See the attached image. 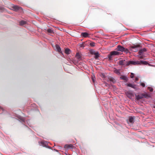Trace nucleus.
Returning a JSON list of instances; mask_svg holds the SVG:
<instances>
[{"label":"nucleus","instance_id":"nucleus-1","mask_svg":"<svg viewBox=\"0 0 155 155\" xmlns=\"http://www.w3.org/2000/svg\"><path fill=\"white\" fill-rule=\"evenodd\" d=\"M120 54V52L116 51H111L110 54H109L107 56L109 60L110 61L112 60V56L119 55Z\"/></svg>","mask_w":155,"mask_h":155},{"label":"nucleus","instance_id":"nucleus-2","mask_svg":"<svg viewBox=\"0 0 155 155\" xmlns=\"http://www.w3.org/2000/svg\"><path fill=\"white\" fill-rule=\"evenodd\" d=\"M38 143L39 145L41 146L46 147H48L50 149L51 148V147L48 146V142L46 141L42 140L41 142H39Z\"/></svg>","mask_w":155,"mask_h":155},{"label":"nucleus","instance_id":"nucleus-3","mask_svg":"<svg viewBox=\"0 0 155 155\" xmlns=\"http://www.w3.org/2000/svg\"><path fill=\"white\" fill-rule=\"evenodd\" d=\"M139 61H128L127 65H129L130 64L134 65H139Z\"/></svg>","mask_w":155,"mask_h":155},{"label":"nucleus","instance_id":"nucleus-4","mask_svg":"<svg viewBox=\"0 0 155 155\" xmlns=\"http://www.w3.org/2000/svg\"><path fill=\"white\" fill-rule=\"evenodd\" d=\"M139 47V45H138L136 46H132L130 47V50L133 52H136L138 51V47Z\"/></svg>","mask_w":155,"mask_h":155},{"label":"nucleus","instance_id":"nucleus-5","mask_svg":"<svg viewBox=\"0 0 155 155\" xmlns=\"http://www.w3.org/2000/svg\"><path fill=\"white\" fill-rule=\"evenodd\" d=\"M12 8L13 10L16 12H17L18 11H20L21 12L23 11L22 8L20 7H19L17 5L13 6L12 7Z\"/></svg>","mask_w":155,"mask_h":155},{"label":"nucleus","instance_id":"nucleus-6","mask_svg":"<svg viewBox=\"0 0 155 155\" xmlns=\"http://www.w3.org/2000/svg\"><path fill=\"white\" fill-rule=\"evenodd\" d=\"M135 117H134L130 116L129 117V119L127 120V122L128 124H133L134 121Z\"/></svg>","mask_w":155,"mask_h":155},{"label":"nucleus","instance_id":"nucleus-7","mask_svg":"<svg viewBox=\"0 0 155 155\" xmlns=\"http://www.w3.org/2000/svg\"><path fill=\"white\" fill-rule=\"evenodd\" d=\"M115 50L116 51L123 52L124 50V48L120 45H118L117 46V47Z\"/></svg>","mask_w":155,"mask_h":155},{"label":"nucleus","instance_id":"nucleus-8","mask_svg":"<svg viewBox=\"0 0 155 155\" xmlns=\"http://www.w3.org/2000/svg\"><path fill=\"white\" fill-rule=\"evenodd\" d=\"M128 63V61H126L125 60H122L119 61L118 64L120 65H127V64Z\"/></svg>","mask_w":155,"mask_h":155},{"label":"nucleus","instance_id":"nucleus-9","mask_svg":"<svg viewBox=\"0 0 155 155\" xmlns=\"http://www.w3.org/2000/svg\"><path fill=\"white\" fill-rule=\"evenodd\" d=\"M74 147V146L72 144H66L64 146V147L65 148H67L68 149H73Z\"/></svg>","mask_w":155,"mask_h":155},{"label":"nucleus","instance_id":"nucleus-10","mask_svg":"<svg viewBox=\"0 0 155 155\" xmlns=\"http://www.w3.org/2000/svg\"><path fill=\"white\" fill-rule=\"evenodd\" d=\"M146 51V49L145 48H143V49H140L139 51L138 54H140V55H143L144 53Z\"/></svg>","mask_w":155,"mask_h":155},{"label":"nucleus","instance_id":"nucleus-11","mask_svg":"<svg viewBox=\"0 0 155 155\" xmlns=\"http://www.w3.org/2000/svg\"><path fill=\"white\" fill-rule=\"evenodd\" d=\"M127 86L129 87H131L132 88H133L135 89H137V87H136V85L135 84H132L130 83L127 84Z\"/></svg>","mask_w":155,"mask_h":155},{"label":"nucleus","instance_id":"nucleus-12","mask_svg":"<svg viewBox=\"0 0 155 155\" xmlns=\"http://www.w3.org/2000/svg\"><path fill=\"white\" fill-rule=\"evenodd\" d=\"M143 98V94H141L136 95V99L137 100L141 99Z\"/></svg>","mask_w":155,"mask_h":155},{"label":"nucleus","instance_id":"nucleus-13","mask_svg":"<svg viewBox=\"0 0 155 155\" xmlns=\"http://www.w3.org/2000/svg\"><path fill=\"white\" fill-rule=\"evenodd\" d=\"M120 78L121 79L124 80L125 82H127L128 80V78L126 76L124 75H122L120 77Z\"/></svg>","mask_w":155,"mask_h":155},{"label":"nucleus","instance_id":"nucleus-14","mask_svg":"<svg viewBox=\"0 0 155 155\" xmlns=\"http://www.w3.org/2000/svg\"><path fill=\"white\" fill-rule=\"evenodd\" d=\"M92 54H94L95 55L94 58L96 59H97L99 57V54L98 52H95L94 51L92 53Z\"/></svg>","mask_w":155,"mask_h":155},{"label":"nucleus","instance_id":"nucleus-15","mask_svg":"<svg viewBox=\"0 0 155 155\" xmlns=\"http://www.w3.org/2000/svg\"><path fill=\"white\" fill-rule=\"evenodd\" d=\"M81 35L84 38L89 37V34L87 32H83L81 33Z\"/></svg>","mask_w":155,"mask_h":155},{"label":"nucleus","instance_id":"nucleus-16","mask_svg":"<svg viewBox=\"0 0 155 155\" xmlns=\"http://www.w3.org/2000/svg\"><path fill=\"white\" fill-rule=\"evenodd\" d=\"M139 65H147L148 64V63L146 61H139Z\"/></svg>","mask_w":155,"mask_h":155},{"label":"nucleus","instance_id":"nucleus-17","mask_svg":"<svg viewBox=\"0 0 155 155\" xmlns=\"http://www.w3.org/2000/svg\"><path fill=\"white\" fill-rule=\"evenodd\" d=\"M143 94V97H145V98H148L150 97V95L149 94H148L146 93Z\"/></svg>","mask_w":155,"mask_h":155},{"label":"nucleus","instance_id":"nucleus-18","mask_svg":"<svg viewBox=\"0 0 155 155\" xmlns=\"http://www.w3.org/2000/svg\"><path fill=\"white\" fill-rule=\"evenodd\" d=\"M56 47L57 50V51L58 52H61V49L60 47H59V46L58 45H56Z\"/></svg>","mask_w":155,"mask_h":155},{"label":"nucleus","instance_id":"nucleus-19","mask_svg":"<svg viewBox=\"0 0 155 155\" xmlns=\"http://www.w3.org/2000/svg\"><path fill=\"white\" fill-rule=\"evenodd\" d=\"M76 57L79 60L81 58L80 54L79 53H77L76 55Z\"/></svg>","mask_w":155,"mask_h":155},{"label":"nucleus","instance_id":"nucleus-20","mask_svg":"<svg viewBox=\"0 0 155 155\" xmlns=\"http://www.w3.org/2000/svg\"><path fill=\"white\" fill-rule=\"evenodd\" d=\"M26 23V22L24 21H21L19 22V24L21 25H24Z\"/></svg>","mask_w":155,"mask_h":155},{"label":"nucleus","instance_id":"nucleus-21","mask_svg":"<svg viewBox=\"0 0 155 155\" xmlns=\"http://www.w3.org/2000/svg\"><path fill=\"white\" fill-rule=\"evenodd\" d=\"M114 71V73L117 74H120V70L119 69H115Z\"/></svg>","mask_w":155,"mask_h":155},{"label":"nucleus","instance_id":"nucleus-22","mask_svg":"<svg viewBox=\"0 0 155 155\" xmlns=\"http://www.w3.org/2000/svg\"><path fill=\"white\" fill-rule=\"evenodd\" d=\"M70 50L68 48H67L65 50V52L67 54H69L70 53Z\"/></svg>","mask_w":155,"mask_h":155},{"label":"nucleus","instance_id":"nucleus-23","mask_svg":"<svg viewBox=\"0 0 155 155\" xmlns=\"http://www.w3.org/2000/svg\"><path fill=\"white\" fill-rule=\"evenodd\" d=\"M47 31L48 33L53 34L54 33L53 31L50 28H49L47 29Z\"/></svg>","mask_w":155,"mask_h":155},{"label":"nucleus","instance_id":"nucleus-24","mask_svg":"<svg viewBox=\"0 0 155 155\" xmlns=\"http://www.w3.org/2000/svg\"><path fill=\"white\" fill-rule=\"evenodd\" d=\"M143 55H140V54H139L138 55V57L139 58H140V59H142L143 58Z\"/></svg>","mask_w":155,"mask_h":155},{"label":"nucleus","instance_id":"nucleus-25","mask_svg":"<svg viewBox=\"0 0 155 155\" xmlns=\"http://www.w3.org/2000/svg\"><path fill=\"white\" fill-rule=\"evenodd\" d=\"M147 89L149 90L150 91V92H152L153 91V89L151 87H148Z\"/></svg>","mask_w":155,"mask_h":155},{"label":"nucleus","instance_id":"nucleus-26","mask_svg":"<svg viewBox=\"0 0 155 155\" xmlns=\"http://www.w3.org/2000/svg\"><path fill=\"white\" fill-rule=\"evenodd\" d=\"M124 52H125L126 53H128L129 52V50H128V49H127L124 48Z\"/></svg>","mask_w":155,"mask_h":155},{"label":"nucleus","instance_id":"nucleus-27","mask_svg":"<svg viewBox=\"0 0 155 155\" xmlns=\"http://www.w3.org/2000/svg\"><path fill=\"white\" fill-rule=\"evenodd\" d=\"M95 43L94 42L91 43H90V45L91 46H95Z\"/></svg>","mask_w":155,"mask_h":155},{"label":"nucleus","instance_id":"nucleus-28","mask_svg":"<svg viewBox=\"0 0 155 155\" xmlns=\"http://www.w3.org/2000/svg\"><path fill=\"white\" fill-rule=\"evenodd\" d=\"M134 76V74L133 73H131V75L130 77L131 78H133Z\"/></svg>","mask_w":155,"mask_h":155},{"label":"nucleus","instance_id":"nucleus-29","mask_svg":"<svg viewBox=\"0 0 155 155\" xmlns=\"http://www.w3.org/2000/svg\"><path fill=\"white\" fill-rule=\"evenodd\" d=\"M110 81H112L113 83H114L115 80L114 78H112L110 79Z\"/></svg>","mask_w":155,"mask_h":155},{"label":"nucleus","instance_id":"nucleus-30","mask_svg":"<svg viewBox=\"0 0 155 155\" xmlns=\"http://www.w3.org/2000/svg\"><path fill=\"white\" fill-rule=\"evenodd\" d=\"M140 85L143 87H144L145 86V84L143 83H140Z\"/></svg>","mask_w":155,"mask_h":155},{"label":"nucleus","instance_id":"nucleus-31","mask_svg":"<svg viewBox=\"0 0 155 155\" xmlns=\"http://www.w3.org/2000/svg\"><path fill=\"white\" fill-rule=\"evenodd\" d=\"M80 47H84V45L83 44H82L80 45Z\"/></svg>","mask_w":155,"mask_h":155},{"label":"nucleus","instance_id":"nucleus-32","mask_svg":"<svg viewBox=\"0 0 155 155\" xmlns=\"http://www.w3.org/2000/svg\"><path fill=\"white\" fill-rule=\"evenodd\" d=\"M138 78L137 77H136L135 78V81L136 82V81H138Z\"/></svg>","mask_w":155,"mask_h":155},{"label":"nucleus","instance_id":"nucleus-33","mask_svg":"<svg viewBox=\"0 0 155 155\" xmlns=\"http://www.w3.org/2000/svg\"><path fill=\"white\" fill-rule=\"evenodd\" d=\"M57 147H58V148L59 149H62V147H61V146H58Z\"/></svg>","mask_w":155,"mask_h":155},{"label":"nucleus","instance_id":"nucleus-34","mask_svg":"<svg viewBox=\"0 0 155 155\" xmlns=\"http://www.w3.org/2000/svg\"><path fill=\"white\" fill-rule=\"evenodd\" d=\"M21 120L22 121H24V120H25V119H24V118H23V117H21Z\"/></svg>","mask_w":155,"mask_h":155},{"label":"nucleus","instance_id":"nucleus-35","mask_svg":"<svg viewBox=\"0 0 155 155\" xmlns=\"http://www.w3.org/2000/svg\"><path fill=\"white\" fill-rule=\"evenodd\" d=\"M117 127V126L116 127V129H117V130H119L118 129V127Z\"/></svg>","mask_w":155,"mask_h":155},{"label":"nucleus","instance_id":"nucleus-36","mask_svg":"<svg viewBox=\"0 0 155 155\" xmlns=\"http://www.w3.org/2000/svg\"><path fill=\"white\" fill-rule=\"evenodd\" d=\"M54 151H56V152H58V150H56V149H54Z\"/></svg>","mask_w":155,"mask_h":155},{"label":"nucleus","instance_id":"nucleus-37","mask_svg":"<svg viewBox=\"0 0 155 155\" xmlns=\"http://www.w3.org/2000/svg\"><path fill=\"white\" fill-rule=\"evenodd\" d=\"M92 81H93V82H94V79H93V78H92Z\"/></svg>","mask_w":155,"mask_h":155},{"label":"nucleus","instance_id":"nucleus-38","mask_svg":"<svg viewBox=\"0 0 155 155\" xmlns=\"http://www.w3.org/2000/svg\"><path fill=\"white\" fill-rule=\"evenodd\" d=\"M153 107L155 108V105Z\"/></svg>","mask_w":155,"mask_h":155},{"label":"nucleus","instance_id":"nucleus-39","mask_svg":"<svg viewBox=\"0 0 155 155\" xmlns=\"http://www.w3.org/2000/svg\"><path fill=\"white\" fill-rule=\"evenodd\" d=\"M65 154H66V155H68V154L66 153H65Z\"/></svg>","mask_w":155,"mask_h":155}]
</instances>
